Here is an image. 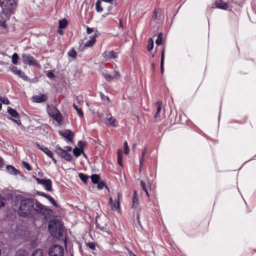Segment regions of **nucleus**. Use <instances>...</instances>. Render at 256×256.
Returning a JSON list of instances; mask_svg holds the SVG:
<instances>
[{
  "label": "nucleus",
  "mask_w": 256,
  "mask_h": 256,
  "mask_svg": "<svg viewBox=\"0 0 256 256\" xmlns=\"http://www.w3.org/2000/svg\"><path fill=\"white\" fill-rule=\"evenodd\" d=\"M68 55L72 58H76V52L74 49H72L68 52Z\"/></svg>",
  "instance_id": "72a5a7b5"
},
{
  "label": "nucleus",
  "mask_w": 256,
  "mask_h": 256,
  "mask_svg": "<svg viewBox=\"0 0 256 256\" xmlns=\"http://www.w3.org/2000/svg\"><path fill=\"white\" fill-rule=\"evenodd\" d=\"M88 246L89 248H90L92 250H94L95 248V246L94 244L88 243Z\"/></svg>",
  "instance_id": "09e8293b"
},
{
  "label": "nucleus",
  "mask_w": 256,
  "mask_h": 256,
  "mask_svg": "<svg viewBox=\"0 0 256 256\" xmlns=\"http://www.w3.org/2000/svg\"><path fill=\"white\" fill-rule=\"evenodd\" d=\"M64 150H66V152H70L72 150V148L70 146H66V147H65Z\"/></svg>",
  "instance_id": "5fc2aeb1"
},
{
  "label": "nucleus",
  "mask_w": 256,
  "mask_h": 256,
  "mask_svg": "<svg viewBox=\"0 0 256 256\" xmlns=\"http://www.w3.org/2000/svg\"><path fill=\"white\" fill-rule=\"evenodd\" d=\"M48 112L50 116L52 117L58 122L60 123L62 121V116L56 108L54 106H48Z\"/></svg>",
  "instance_id": "423d86ee"
},
{
  "label": "nucleus",
  "mask_w": 256,
  "mask_h": 256,
  "mask_svg": "<svg viewBox=\"0 0 256 256\" xmlns=\"http://www.w3.org/2000/svg\"><path fill=\"white\" fill-rule=\"evenodd\" d=\"M113 198L110 196V204H111L112 203L114 202V199L113 200Z\"/></svg>",
  "instance_id": "4d7b16f0"
},
{
  "label": "nucleus",
  "mask_w": 256,
  "mask_h": 256,
  "mask_svg": "<svg viewBox=\"0 0 256 256\" xmlns=\"http://www.w3.org/2000/svg\"><path fill=\"white\" fill-rule=\"evenodd\" d=\"M45 209V207L44 205L40 204V202L36 201L34 204V207L33 210H36L38 212H42V210Z\"/></svg>",
  "instance_id": "f3484780"
},
{
  "label": "nucleus",
  "mask_w": 256,
  "mask_h": 256,
  "mask_svg": "<svg viewBox=\"0 0 256 256\" xmlns=\"http://www.w3.org/2000/svg\"><path fill=\"white\" fill-rule=\"evenodd\" d=\"M13 121H14L18 125H21V122L20 120H14L12 119Z\"/></svg>",
  "instance_id": "603ef678"
},
{
  "label": "nucleus",
  "mask_w": 256,
  "mask_h": 256,
  "mask_svg": "<svg viewBox=\"0 0 256 256\" xmlns=\"http://www.w3.org/2000/svg\"><path fill=\"white\" fill-rule=\"evenodd\" d=\"M6 170L8 173L12 174L17 175L18 174H19L18 170L12 166H6Z\"/></svg>",
  "instance_id": "a211bd4d"
},
{
  "label": "nucleus",
  "mask_w": 256,
  "mask_h": 256,
  "mask_svg": "<svg viewBox=\"0 0 256 256\" xmlns=\"http://www.w3.org/2000/svg\"><path fill=\"white\" fill-rule=\"evenodd\" d=\"M96 8L98 12H101L103 10L102 8L100 5V0H98L96 4Z\"/></svg>",
  "instance_id": "2f4dec72"
},
{
  "label": "nucleus",
  "mask_w": 256,
  "mask_h": 256,
  "mask_svg": "<svg viewBox=\"0 0 256 256\" xmlns=\"http://www.w3.org/2000/svg\"><path fill=\"white\" fill-rule=\"evenodd\" d=\"M144 191H145V192H146V195L149 197V196H150V194H149V193H148V190H144Z\"/></svg>",
  "instance_id": "338daca9"
},
{
  "label": "nucleus",
  "mask_w": 256,
  "mask_h": 256,
  "mask_svg": "<svg viewBox=\"0 0 256 256\" xmlns=\"http://www.w3.org/2000/svg\"><path fill=\"white\" fill-rule=\"evenodd\" d=\"M2 158L0 157V166L1 165H2Z\"/></svg>",
  "instance_id": "774afa93"
},
{
  "label": "nucleus",
  "mask_w": 256,
  "mask_h": 256,
  "mask_svg": "<svg viewBox=\"0 0 256 256\" xmlns=\"http://www.w3.org/2000/svg\"><path fill=\"white\" fill-rule=\"evenodd\" d=\"M124 153H125V154H128L129 151H130V148H129V147L128 146V142H124Z\"/></svg>",
  "instance_id": "58836bf2"
},
{
  "label": "nucleus",
  "mask_w": 256,
  "mask_h": 256,
  "mask_svg": "<svg viewBox=\"0 0 256 256\" xmlns=\"http://www.w3.org/2000/svg\"><path fill=\"white\" fill-rule=\"evenodd\" d=\"M82 152V150L80 149V148H75L74 150H73V153L74 154V155L76 156V157H78V156H80L81 152Z\"/></svg>",
  "instance_id": "c85d7f7f"
},
{
  "label": "nucleus",
  "mask_w": 256,
  "mask_h": 256,
  "mask_svg": "<svg viewBox=\"0 0 256 256\" xmlns=\"http://www.w3.org/2000/svg\"><path fill=\"white\" fill-rule=\"evenodd\" d=\"M113 0H102V1H103V2H108L110 4L112 3Z\"/></svg>",
  "instance_id": "13d9d810"
},
{
  "label": "nucleus",
  "mask_w": 256,
  "mask_h": 256,
  "mask_svg": "<svg viewBox=\"0 0 256 256\" xmlns=\"http://www.w3.org/2000/svg\"><path fill=\"white\" fill-rule=\"evenodd\" d=\"M140 184H141V186H142V189L144 190H147L146 184L143 180L140 181Z\"/></svg>",
  "instance_id": "a18cd8bd"
},
{
  "label": "nucleus",
  "mask_w": 256,
  "mask_h": 256,
  "mask_svg": "<svg viewBox=\"0 0 256 256\" xmlns=\"http://www.w3.org/2000/svg\"><path fill=\"white\" fill-rule=\"evenodd\" d=\"M18 59V56L16 53H14L12 56V62L14 64H17Z\"/></svg>",
  "instance_id": "7c9ffc66"
},
{
  "label": "nucleus",
  "mask_w": 256,
  "mask_h": 256,
  "mask_svg": "<svg viewBox=\"0 0 256 256\" xmlns=\"http://www.w3.org/2000/svg\"><path fill=\"white\" fill-rule=\"evenodd\" d=\"M68 24V22L66 19L64 18L59 20L58 22V28H64L66 27Z\"/></svg>",
  "instance_id": "b1692460"
},
{
  "label": "nucleus",
  "mask_w": 256,
  "mask_h": 256,
  "mask_svg": "<svg viewBox=\"0 0 256 256\" xmlns=\"http://www.w3.org/2000/svg\"><path fill=\"white\" fill-rule=\"evenodd\" d=\"M48 229L52 235L54 237H58L62 234V224L58 220H50L48 224Z\"/></svg>",
  "instance_id": "f03ea898"
},
{
  "label": "nucleus",
  "mask_w": 256,
  "mask_h": 256,
  "mask_svg": "<svg viewBox=\"0 0 256 256\" xmlns=\"http://www.w3.org/2000/svg\"><path fill=\"white\" fill-rule=\"evenodd\" d=\"M132 202V207L136 208L138 204V196L137 192L136 190H134Z\"/></svg>",
  "instance_id": "412c9836"
},
{
  "label": "nucleus",
  "mask_w": 256,
  "mask_h": 256,
  "mask_svg": "<svg viewBox=\"0 0 256 256\" xmlns=\"http://www.w3.org/2000/svg\"><path fill=\"white\" fill-rule=\"evenodd\" d=\"M34 207V202L31 198L22 199L20 203L18 212L19 214L23 217L28 216L31 214Z\"/></svg>",
  "instance_id": "f257e3e1"
},
{
  "label": "nucleus",
  "mask_w": 256,
  "mask_h": 256,
  "mask_svg": "<svg viewBox=\"0 0 256 256\" xmlns=\"http://www.w3.org/2000/svg\"><path fill=\"white\" fill-rule=\"evenodd\" d=\"M112 190V196H113L112 198H114H114H116V196H116V194H114V193H113V190ZM116 190H118L120 191V190H118V189H117Z\"/></svg>",
  "instance_id": "bf43d9fd"
},
{
  "label": "nucleus",
  "mask_w": 256,
  "mask_h": 256,
  "mask_svg": "<svg viewBox=\"0 0 256 256\" xmlns=\"http://www.w3.org/2000/svg\"><path fill=\"white\" fill-rule=\"evenodd\" d=\"M144 158L142 157L141 159L140 160V169L142 166V165L144 164Z\"/></svg>",
  "instance_id": "8fccbe9b"
},
{
  "label": "nucleus",
  "mask_w": 256,
  "mask_h": 256,
  "mask_svg": "<svg viewBox=\"0 0 256 256\" xmlns=\"http://www.w3.org/2000/svg\"><path fill=\"white\" fill-rule=\"evenodd\" d=\"M58 32L60 34V35H62L63 34V32L62 30H59L58 31Z\"/></svg>",
  "instance_id": "69168bd1"
},
{
  "label": "nucleus",
  "mask_w": 256,
  "mask_h": 256,
  "mask_svg": "<svg viewBox=\"0 0 256 256\" xmlns=\"http://www.w3.org/2000/svg\"><path fill=\"white\" fill-rule=\"evenodd\" d=\"M122 150H118V164L122 166Z\"/></svg>",
  "instance_id": "393cba45"
},
{
  "label": "nucleus",
  "mask_w": 256,
  "mask_h": 256,
  "mask_svg": "<svg viewBox=\"0 0 256 256\" xmlns=\"http://www.w3.org/2000/svg\"><path fill=\"white\" fill-rule=\"evenodd\" d=\"M215 4L216 5V7L220 9L226 10L228 8V4L222 0H217L216 1Z\"/></svg>",
  "instance_id": "f8f14e48"
},
{
  "label": "nucleus",
  "mask_w": 256,
  "mask_h": 256,
  "mask_svg": "<svg viewBox=\"0 0 256 256\" xmlns=\"http://www.w3.org/2000/svg\"><path fill=\"white\" fill-rule=\"evenodd\" d=\"M156 104L158 106L157 112L154 116V117L156 118H158L160 116L161 109H162V102L161 101H158L156 102Z\"/></svg>",
  "instance_id": "5701e85b"
},
{
  "label": "nucleus",
  "mask_w": 256,
  "mask_h": 256,
  "mask_svg": "<svg viewBox=\"0 0 256 256\" xmlns=\"http://www.w3.org/2000/svg\"><path fill=\"white\" fill-rule=\"evenodd\" d=\"M46 75L50 78H53L54 76V74L51 72H48Z\"/></svg>",
  "instance_id": "49530a36"
},
{
  "label": "nucleus",
  "mask_w": 256,
  "mask_h": 256,
  "mask_svg": "<svg viewBox=\"0 0 256 256\" xmlns=\"http://www.w3.org/2000/svg\"><path fill=\"white\" fill-rule=\"evenodd\" d=\"M0 101L5 104H10L8 100L6 98L2 96H0Z\"/></svg>",
  "instance_id": "c9c22d12"
},
{
  "label": "nucleus",
  "mask_w": 256,
  "mask_h": 256,
  "mask_svg": "<svg viewBox=\"0 0 256 256\" xmlns=\"http://www.w3.org/2000/svg\"><path fill=\"white\" fill-rule=\"evenodd\" d=\"M46 198H48L54 206H57L54 200L51 196L48 195Z\"/></svg>",
  "instance_id": "a19ab883"
},
{
  "label": "nucleus",
  "mask_w": 256,
  "mask_h": 256,
  "mask_svg": "<svg viewBox=\"0 0 256 256\" xmlns=\"http://www.w3.org/2000/svg\"><path fill=\"white\" fill-rule=\"evenodd\" d=\"M93 32V30L90 28H87L86 32L88 34H90Z\"/></svg>",
  "instance_id": "3c124183"
},
{
  "label": "nucleus",
  "mask_w": 256,
  "mask_h": 256,
  "mask_svg": "<svg viewBox=\"0 0 256 256\" xmlns=\"http://www.w3.org/2000/svg\"><path fill=\"white\" fill-rule=\"evenodd\" d=\"M103 76H104L105 79L108 82L112 81L113 79L112 76L107 74H103Z\"/></svg>",
  "instance_id": "4c0bfd02"
},
{
  "label": "nucleus",
  "mask_w": 256,
  "mask_h": 256,
  "mask_svg": "<svg viewBox=\"0 0 256 256\" xmlns=\"http://www.w3.org/2000/svg\"><path fill=\"white\" fill-rule=\"evenodd\" d=\"M103 56L106 58H115L118 56L114 51L106 52L103 54Z\"/></svg>",
  "instance_id": "dca6fc26"
},
{
  "label": "nucleus",
  "mask_w": 256,
  "mask_h": 256,
  "mask_svg": "<svg viewBox=\"0 0 256 256\" xmlns=\"http://www.w3.org/2000/svg\"><path fill=\"white\" fill-rule=\"evenodd\" d=\"M36 180L38 184L44 186L46 190H52V182L50 180L40 179L37 178H36Z\"/></svg>",
  "instance_id": "1a4fd4ad"
},
{
  "label": "nucleus",
  "mask_w": 256,
  "mask_h": 256,
  "mask_svg": "<svg viewBox=\"0 0 256 256\" xmlns=\"http://www.w3.org/2000/svg\"><path fill=\"white\" fill-rule=\"evenodd\" d=\"M121 76L119 72L114 71V75L113 79L118 80L120 78Z\"/></svg>",
  "instance_id": "ea45409f"
},
{
  "label": "nucleus",
  "mask_w": 256,
  "mask_h": 256,
  "mask_svg": "<svg viewBox=\"0 0 256 256\" xmlns=\"http://www.w3.org/2000/svg\"><path fill=\"white\" fill-rule=\"evenodd\" d=\"M22 57V62L24 64L34 66H38L36 60L30 54H23Z\"/></svg>",
  "instance_id": "0eeeda50"
},
{
  "label": "nucleus",
  "mask_w": 256,
  "mask_h": 256,
  "mask_svg": "<svg viewBox=\"0 0 256 256\" xmlns=\"http://www.w3.org/2000/svg\"><path fill=\"white\" fill-rule=\"evenodd\" d=\"M91 180L94 184H97L99 182L100 176L98 175L94 174L91 176Z\"/></svg>",
  "instance_id": "cd10ccee"
},
{
  "label": "nucleus",
  "mask_w": 256,
  "mask_h": 256,
  "mask_svg": "<svg viewBox=\"0 0 256 256\" xmlns=\"http://www.w3.org/2000/svg\"><path fill=\"white\" fill-rule=\"evenodd\" d=\"M154 47V41L151 38L149 40L148 42V44L147 46V48L148 51H150L152 50Z\"/></svg>",
  "instance_id": "c756f323"
},
{
  "label": "nucleus",
  "mask_w": 256,
  "mask_h": 256,
  "mask_svg": "<svg viewBox=\"0 0 256 256\" xmlns=\"http://www.w3.org/2000/svg\"><path fill=\"white\" fill-rule=\"evenodd\" d=\"M129 253L130 256H136V254H134L130 250L129 251Z\"/></svg>",
  "instance_id": "0e129e2a"
},
{
  "label": "nucleus",
  "mask_w": 256,
  "mask_h": 256,
  "mask_svg": "<svg viewBox=\"0 0 256 256\" xmlns=\"http://www.w3.org/2000/svg\"><path fill=\"white\" fill-rule=\"evenodd\" d=\"M22 164H23V166H24V167L28 170H31V167L30 166V164L26 162H22Z\"/></svg>",
  "instance_id": "37998d69"
},
{
  "label": "nucleus",
  "mask_w": 256,
  "mask_h": 256,
  "mask_svg": "<svg viewBox=\"0 0 256 256\" xmlns=\"http://www.w3.org/2000/svg\"><path fill=\"white\" fill-rule=\"evenodd\" d=\"M10 70L12 72L18 75L24 80H27V76H26L22 72L21 70L18 69L16 67L12 66L10 68Z\"/></svg>",
  "instance_id": "9d476101"
},
{
  "label": "nucleus",
  "mask_w": 256,
  "mask_h": 256,
  "mask_svg": "<svg viewBox=\"0 0 256 256\" xmlns=\"http://www.w3.org/2000/svg\"><path fill=\"white\" fill-rule=\"evenodd\" d=\"M96 40V35L90 37V40H88L84 44V47H92Z\"/></svg>",
  "instance_id": "6ab92c4d"
},
{
  "label": "nucleus",
  "mask_w": 256,
  "mask_h": 256,
  "mask_svg": "<svg viewBox=\"0 0 256 256\" xmlns=\"http://www.w3.org/2000/svg\"><path fill=\"white\" fill-rule=\"evenodd\" d=\"M164 50H163L162 51V53L161 62H160V69H161L162 73L164 72Z\"/></svg>",
  "instance_id": "bb28decb"
},
{
  "label": "nucleus",
  "mask_w": 256,
  "mask_h": 256,
  "mask_svg": "<svg viewBox=\"0 0 256 256\" xmlns=\"http://www.w3.org/2000/svg\"><path fill=\"white\" fill-rule=\"evenodd\" d=\"M98 184V188L99 190L102 189L104 186H106L107 188V186H105V184L102 182H99Z\"/></svg>",
  "instance_id": "79ce46f5"
},
{
  "label": "nucleus",
  "mask_w": 256,
  "mask_h": 256,
  "mask_svg": "<svg viewBox=\"0 0 256 256\" xmlns=\"http://www.w3.org/2000/svg\"><path fill=\"white\" fill-rule=\"evenodd\" d=\"M31 256H43L42 251L40 249H36L33 252Z\"/></svg>",
  "instance_id": "a878e982"
},
{
  "label": "nucleus",
  "mask_w": 256,
  "mask_h": 256,
  "mask_svg": "<svg viewBox=\"0 0 256 256\" xmlns=\"http://www.w3.org/2000/svg\"><path fill=\"white\" fill-rule=\"evenodd\" d=\"M8 112L14 118H16L19 117V114L17 112L10 107L8 108Z\"/></svg>",
  "instance_id": "aec40b11"
},
{
  "label": "nucleus",
  "mask_w": 256,
  "mask_h": 256,
  "mask_svg": "<svg viewBox=\"0 0 256 256\" xmlns=\"http://www.w3.org/2000/svg\"><path fill=\"white\" fill-rule=\"evenodd\" d=\"M47 100V96L44 94H41L40 95L34 96L32 97V100L36 102H42L46 101Z\"/></svg>",
  "instance_id": "9b49d317"
},
{
  "label": "nucleus",
  "mask_w": 256,
  "mask_h": 256,
  "mask_svg": "<svg viewBox=\"0 0 256 256\" xmlns=\"http://www.w3.org/2000/svg\"><path fill=\"white\" fill-rule=\"evenodd\" d=\"M74 108L76 110L78 114L82 117H83V112L80 108H79L75 104H73Z\"/></svg>",
  "instance_id": "473e14b6"
},
{
  "label": "nucleus",
  "mask_w": 256,
  "mask_h": 256,
  "mask_svg": "<svg viewBox=\"0 0 256 256\" xmlns=\"http://www.w3.org/2000/svg\"><path fill=\"white\" fill-rule=\"evenodd\" d=\"M162 34L161 33L159 34L158 38L156 40V43L157 45H160L162 43Z\"/></svg>",
  "instance_id": "f704fd0d"
},
{
  "label": "nucleus",
  "mask_w": 256,
  "mask_h": 256,
  "mask_svg": "<svg viewBox=\"0 0 256 256\" xmlns=\"http://www.w3.org/2000/svg\"><path fill=\"white\" fill-rule=\"evenodd\" d=\"M40 194L43 196H44L45 198H46V196H48V194H46L44 192H40Z\"/></svg>",
  "instance_id": "e2e57ef3"
},
{
  "label": "nucleus",
  "mask_w": 256,
  "mask_h": 256,
  "mask_svg": "<svg viewBox=\"0 0 256 256\" xmlns=\"http://www.w3.org/2000/svg\"><path fill=\"white\" fill-rule=\"evenodd\" d=\"M55 152L66 160L70 161L72 159V156L59 146L56 147Z\"/></svg>",
  "instance_id": "6e6552de"
},
{
  "label": "nucleus",
  "mask_w": 256,
  "mask_h": 256,
  "mask_svg": "<svg viewBox=\"0 0 256 256\" xmlns=\"http://www.w3.org/2000/svg\"><path fill=\"white\" fill-rule=\"evenodd\" d=\"M78 145L80 147L79 148L82 150V148L85 146V143L82 141H79L78 143Z\"/></svg>",
  "instance_id": "c03bdc74"
},
{
  "label": "nucleus",
  "mask_w": 256,
  "mask_h": 256,
  "mask_svg": "<svg viewBox=\"0 0 256 256\" xmlns=\"http://www.w3.org/2000/svg\"><path fill=\"white\" fill-rule=\"evenodd\" d=\"M16 5L15 0H6L3 8L4 14L9 16L15 10Z\"/></svg>",
  "instance_id": "7ed1b4c3"
},
{
  "label": "nucleus",
  "mask_w": 256,
  "mask_h": 256,
  "mask_svg": "<svg viewBox=\"0 0 256 256\" xmlns=\"http://www.w3.org/2000/svg\"><path fill=\"white\" fill-rule=\"evenodd\" d=\"M146 152V148H144L142 150V157L144 158L145 154Z\"/></svg>",
  "instance_id": "864d4df0"
},
{
  "label": "nucleus",
  "mask_w": 256,
  "mask_h": 256,
  "mask_svg": "<svg viewBox=\"0 0 256 256\" xmlns=\"http://www.w3.org/2000/svg\"><path fill=\"white\" fill-rule=\"evenodd\" d=\"M106 120L107 122H109V124L110 126H112L114 127H115L116 126L115 124L116 120L115 118L112 116L111 114H106Z\"/></svg>",
  "instance_id": "2eb2a0df"
},
{
  "label": "nucleus",
  "mask_w": 256,
  "mask_h": 256,
  "mask_svg": "<svg viewBox=\"0 0 256 256\" xmlns=\"http://www.w3.org/2000/svg\"><path fill=\"white\" fill-rule=\"evenodd\" d=\"M0 26L4 28H6L7 27V26L5 22H3L1 23L0 24Z\"/></svg>",
  "instance_id": "6e6d98bb"
},
{
  "label": "nucleus",
  "mask_w": 256,
  "mask_h": 256,
  "mask_svg": "<svg viewBox=\"0 0 256 256\" xmlns=\"http://www.w3.org/2000/svg\"><path fill=\"white\" fill-rule=\"evenodd\" d=\"M50 158H52V160L54 162V164H56V160L54 158V156H53V154L52 155V157H50Z\"/></svg>",
  "instance_id": "680f3d73"
},
{
  "label": "nucleus",
  "mask_w": 256,
  "mask_h": 256,
  "mask_svg": "<svg viewBox=\"0 0 256 256\" xmlns=\"http://www.w3.org/2000/svg\"><path fill=\"white\" fill-rule=\"evenodd\" d=\"M37 146L44 152L49 157H52V152L48 148L46 147L44 145H40L38 144H36Z\"/></svg>",
  "instance_id": "ddd939ff"
},
{
  "label": "nucleus",
  "mask_w": 256,
  "mask_h": 256,
  "mask_svg": "<svg viewBox=\"0 0 256 256\" xmlns=\"http://www.w3.org/2000/svg\"><path fill=\"white\" fill-rule=\"evenodd\" d=\"M48 254L50 256H63L64 250L62 246L55 244L50 248Z\"/></svg>",
  "instance_id": "20e7f679"
},
{
  "label": "nucleus",
  "mask_w": 256,
  "mask_h": 256,
  "mask_svg": "<svg viewBox=\"0 0 256 256\" xmlns=\"http://www.w3.org/2000/svg\"><path fill=\"white\" fill-rule=\"evenodd\" d=\"M60 134L64 137L68 138L70 141L72 142L73 138L72 132L69 130H65L60 132Z\"/></svg>",
  "instance_id": "4468645a"
},
{
  "label": "nucleus",
  "mask_w": 256,
  "mask_h": 256,
  "mask_svg": "<svg viewBox=\"0 0 256 256\" xmlns=\"http://www.w3.org/2000/svg\"><path fill=\"white\" fill-rule=\"evenodd\" d=\"M79 176V177L80 178V180L84 182H86L88 179V178L87 176H86V175H84V174H78Z\"/></svg>",
  "instance_id": "e433bc0d"
},
{
  "label": "nucleus",
  "mask_w": 256,
  "mask_h": 256,
  "mask_svg": "<svg viewBox=\"0 0 256 256\" xmlns=\"http://www.w3.org/2000/svg\"><path fill=\"white\" fill-rule=\"evenodd\" d=\"M28 256V252L23 248H20L18 250L16 254V256Z\"/></svg>",
  "instance_id": "4be33fe9"
},
{
  "label": "nucleus",
  "mask_w": 256,
  "mask_h": 256,
  "mask_svg": "<svg viewBox=\"0 0 256 256\" xmlns=\"http://www.w3.org/2000/svg\"><path fill=\"white\" fill-rule=\"evenodd\" d=\"M4 204V200L2 198L0 197V208L3 206Z\"/></svg>",
  "instance_id": "de8ad7c7"
},
{
  "label": "nucleus",
  "mask_w": 256,
  "mask_h": 256,
  "mask_svg": "<svg viewBox=\"0 0 256 256\" xmlns=\"http://www.w3.org/2000/svg\"><path fill=\"white\" fill-rule=\"evenodd\" d=\"M113 193L116 194V197L114 198V202L110 204L112 210L114 211H117L118 213L120 212V198L121 196V193L120 191L118 190H114Z\"/></svg>",
  "instance_id": "39448f33"
},
{
  "label": "nucleus",
  "mask_w": 256,
  "mask_h": 256,
  "mask_svg": "<svg viewBox=\"0 0 256 256\" xmlns=\"http://www.w3.org/2000/svg\"><path fill=\"white\" fill-rule=\"evenodd\" d=\"M119 26H120V27L121 28H123V25H122V20H120V24H119Z\"/></svg>",
  "instance_id": "052dcab7"
}]
</instances>
